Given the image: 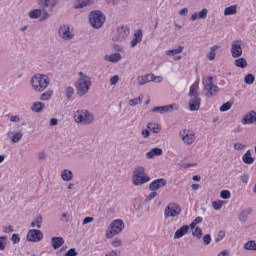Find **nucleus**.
<instances>
[{
	"label": "nucleus",
	"instance_id": "nucleus-1",
	"mask_svg": "<svg viewBox=\"0 0 256 256\" xmlns=\"http://www.w3.org/2000/svg\"><path fill=\"white\" fill-rule=\"evenodd\" d=\"M30 83L36 93H43L51 85V79L46 74L38 73L32 76Z\"/></svg>",
	"mask_w": 256,
	"mask_h": 256
},
{
	"label": "nucleus",
	"instance_id": "nucleus-2",
	"mask_svg": "<svg viewBox=\"0 0 256 256\" xmlns=\"http://www.w3.org/2000/svg\"><path fill=\"white\" fill-rule=\"evenodd\" d=\"M79 79L75 83L76 93L79 97H85L91 89V77L83 72H79Z\"/></svg>",
	"mask_w": 256,
	"mask_h": 256
},
{
	"label": "nucleus",
	"instance_id": "nucleus-3",
	"mask_svg": "<svg viewBox=\"0 0 256 256\" xmlns=\"http://www.w3.org/2000/svg\"><path fill=\"white\" fill-rule=\"evenodd\" d=\"M149 181H151V177L145 173V167L138 166L134 169L132 174V183L135 187L145 185V183H149Z\"/></svg>",
	"mask_w": 256,
	"mask_h": 256
},
{
	"label": "nucleus",
	"instance_id": "nucleus-4",
	"mask_svg": "<svg viewBox=\"0 0 256 256\" xmlns=\"http://www.w3.org/2000/svg\"><path fill=\"white\" fill-rule=\"evenodd\" d=\"M106 17L100 10H94L89 14V23L93 29H101L105 25Z\"/></svg>",
	"mask_w": 256,
	"mask_h": 256
},
{
	"label": "nucleus",
	"instance_id": "nucleus-5",
	"mask_svg": "<svg viewBox=\"0 0 256 256\" xmlns=\"http://www.w3.org/2000/svg\"><path fill=\"white\" fill-rule=\"evenodd\" d=\"M74 121L76 123H82V125H91L94 121V117L88 110L80 109L74 113Z\"/></svg>",
	"mask_w": 256,
	"mask_h": 256
},
{
	"label": "nucleus",
	"instance_id": "nucleus-6",
	"mask_svg": "<svg viewBox=\"0 0 256 256\" xmlns=\"http://www.w3.org/2000/svg\"><path fill=\"white\" fill-rule=\"evenodd\" d=\"M203 93L206 97H215L219 93V87L213 84V76H208L203 79Z\"/></svg>",
	"mask_w": 256,
	"mask_h": 256
},
{
	"label": "nucleus",
	"instance_id": "nucleus-7",
	"mask_svg": "<svg viewBox=\"0 0 256 256\" xmlns=\"http://www.w3.org/2000/svg\"><path fill=\"white\" fill-rule=\"evenodd\" d=\"M123 229H125V223H123V220H114L106 231V239H111L112 237H115V235H119Z\"/></svg>",
	"mask_w": 256,
	"mask_h": 256
},
{
	"label": "nucleus",
	"instance_id": "nucleus-8",
	"mask_svg": "<svg viewBox=\"0 0 256 256\" xmlns=\"http://www.w3.org/2000/svg\"><path fill=\"white\" fill-rule=\"evenodd\" d=\"M131 33L129 26H120L116 32L112 35V41L114 43H123L129 37Z\"/></svg>",
	"mask_w": 256,
	"mask_h": 256
},
{
	"label": "nucleus",
	"instance_id": "nucleus-9",
	"mask_svg": "<svg viewBox=\"0 0 256 256\" xmlns=\"http://www.w3.org/2000/svg\"><path fill=\"white\" fill-rule=\"evenodd\" d=\"M181 215V206L175 202L169 203L164 209V217L169 219V217H179Z\"/></svg>",
	"mask_w": 256,
	"mask_h": 256
},
{
	"label": "nucleus",
	"instance_id": "nucleus-10",
	"mask_svg": "<svg viewBox=\"0 0 256 256\" xmlns=\"http://www.w3.org/2000/svg\"><path fill=\"white\" fill-rule=\"evenodd\" d=\"M58 35L63 41H71L75 37V33L71 30V27L67 24H63L58 29Z\"/></svg>",
	"mask_w": 256,
	"mask_h": 256
},
{
	"label": "nucleus",
	"instance_id": "nucleus-11",
	"mask_svg": "<svg viewBox=\"0 0 256 256\" xmlns=\"http://www.w3.org/2000/svg\"><path fill=\"white\" fill-rule=\"evenodd\" d=\"M26 239L30 243H39V241H43V232L37 229L29 230Z\"/></svg>",
	"mask_w": 256,
	"mask_h": 256
},
{
	"label": "nucleus",
	"instance_id": "nucleus-12",
	"mask_svg": "<svg viewBox=\"0 0 256 256\" xmlns=\"http://www.w3.org/2000/svg\"><path fill=\"white\" fill-rule=\"evenodd\" d=\"M153 113H159L165 115V113H171V111H179L177 104H169L166 106H156L152 109Z\"/></svg>",
	"mask_w": 256,
	"mask_h": 256
},
{
	"label": "nucleus",
	"instance_id": "nucleus-13",
	"mask_svg": "<svg viewBox=\"0 0 256 256\" xmlns=\"http://www.w3.org/2000/svg\"><path fill=\"white\" fill-rule=\"evenodd\" d=\"M180 137L186 145H193L195 142V133L190 130H182L180 131Z\"/></svg>",
	"mask_w": 256,
	"mask_h": 256
},
{
	"label": "nucleus",
	"instance_id": "nucleus-14",
	"mask_svg": "<svg viewBox=\"0 0 256 256\" xmlns=\"http://www.w3.org/2000/svg\"><path fill=\"white\" fill-rule=\"evenodd\" d=\"M231 54L234 59H239V57L243 55V48L241 47V41L232 42Z\"/></svg>",
	"mask_w": 256,
	"mask_h": 256
},
{
	"label": "nucleus",
	"instance_id": "nucleus-15",
	"mask_svg": "<svg viewBox=\"0 0 256 256\" xmlns=\"http://www.w3.org/2000/svg\"><path fill=\"white\" fill-rule=\"evenodd\" d=\"M167 185V180L165 178H159L152 181L149 185L150 191H159V189H163Z\"/></svg>",
	"mask_w": 256,
	"mask_h": 256
},
{
	"label": "nucleus",
	"instance_id": "nucleus-16",
	"mask_svg": "<svg viewBox=\"0 0 256 256\" xmlns=\"http://www.w3.org/2000/svg\"><path fill=\"white\" fill-rule=\"evenodd\" d=\"M242 125H253L256 123V112L255 110L245 114L241 120Z\"/></svg>",
	"mask_w": 256,
	"mask_h": 256
},
{
	"label": "nucleus",
	"instance_id": "nucleus-17",
	"mask_svg": "<svg viewBox=\"0 0 256 256\" xmlns=\"http://www.w3.org/2000/svg\"><path fill=\"white\" fill-rule=\"evenodd\" d=\"M38 5L40 7H44L46 9H50V11H53L57 5H59V0H37Z\"/></svg>",
	"mask_w": 256,
	"mask_h": 256
},
{
	"label": "nucleus",
	"instance_id": "nucleus-18",
	"mask_svg": "<svg viewBox=\"0 0 256 256\" xmlns=\"http://www.w3.org/2000/svg\"><path fill=\"white\" fill-rule=\"evenodd\" d=\"M151 81H155V74H146L143 76L137 77V85H145L147 83H151Z\"/></svg>",
	"mask_w": 256,
	"mask_h": 256
},
{
	"label": "nucleus",
	"instance_id": "nucleus-19",
	"mask_svg": "<svg viewBox=\"0 0 256 256\" xmlns=\"http://www.w3.org/2000/svg\"><path fill=\"white\" fill-rule=\"evenodd\" d=\"M201 109V98L192 97L189 100V110L190 111H199Z\"/></svg>",
	"mask_w": 256,
	"mask_h": 256
},
{
	"label": "nucleus",
	"instance_id": "nucleus-20",
	"mask_svg": "<svg viewBox=\"0 0 256 256\" xmlns=\"http://www.w3.org/2000/svg\"><path fill=\"white\" fill-rule=\"evenodd\" d=\"M90 5H93V0H76L74 2L73 8L85 9V7H90Z\"/></svg>",
	"mask_w": 256,
	"mask_h": 256
},
{
	"label": "nucleus",
	"instance_id": "nucleus-21",
	"mask_svg": "<svg viewBox=\"0 0 256 256\" xmlns=\"http://www.w3.org/2000/svg\"><path fill=\"white\" fill-rule=\"evenodd\" d=\"M141 41H143V31L137 30L134 33V36L130 42V45H131V47H137V44L141 43Z\"/></svg>",
	"mask_w": 256,
	"mask_h": 256
},
{
	"label": "nucleus",
	"instance_id": "nucleus-22",
	"mask_svg": "<svg viewBox=\"0 0 256 256\" xmlns=\"http://www.w3.org/2000/svg\"><path fill=\"white\" fill-rule=\"evenodd\" d=\"M251 213H253V209L251 208L244 209L238 215L239 221H241V223H247V219H249V216Z\"/></svg>",
	"mask_w": 256,
	"mask_h": 256
},
{
	"label": "nucleus",
	"instance_id": "nucleus-23",
	"mask_svg": "<svg viewBox=\"0 0 256 256\" xmlns=\"http://www.w3.org/2000/svg\"><path fill=\"white\" fill-rule=\"evenodd\" d=\"M105 61H108L109 63H119L121 61L122 56L119 52L113 53L111 55H106L104 57Z\"/></svg>",
	"mask_w": 256,
	"mask_h": 256
},
{
	"label": "nucleus",
	"instance_id": "nucleus-24",
	"mask_svg": "<svg viewBox=\"0 0 256 256\" xmlns=\"http://www.w3.org/2000/svg\"><path fill=\"white\" fill-rule=\"evenodd\" d=\"M187 233H189V225H184L175 232L174 239H181V237H184Z\"/></svg>",
	"mask_w": 256,
	"mask_h": 256
},
{
	"label": "nucleus",
	"instance_id": "nucleus-25",
	"mask_svg": "<svg viewBox=\"0 0 256 256\" xmlns=\"http://www.w3.org/2000/svg\"><path fill=\"white\" fill-rule=\"evenodd\" d=\"M160 155H163V150L156 147L146 153V158L153 159V157H160Z\"/></svg>",
	"mask_w": 256,
	"mask_h": 256
},
{
	"label": "nucleus",
	"instance_id": "nucleus-26",
	"mask_svg": "<svg viewBox=\"0 0 256 256\" xmlns=\"http://www.w3.org/2000/svg\"><path fill=\"white\" fill-rule=\"evenodd\" d=\"M242 161L246 165H253V163H255V158L251 156V150L246 151V153L242 156Z\"/></svg>",
	"mask_w": 256,
	"mask_h": 256
},
{
	"label": "nucleus",
	"instance_id": "nucleus-27",
	"mask_svg": "<svg viewBox=\"0 0 256 256\" xmlns=\"http://www.w3.org/2000/svg\"><path fill=\"white\" fill-rule=\"evenodd\" d=\"M51 243L53 249H59V247H61L63 243H65V240L63 239V237H52Z\"/></svg>",
	"mask_w": 256,
	"mask_h": 256
},
{
	"label": "nucleus",
	"instance_id": "nucleus-28",
	"mask_svg": "<svg viewBox=\"0 0 256 256\" xmlns=\"http://www.w3.org/2000/svg\"><path fill=\"white\" fill-rule=\"evenodd\" d=\"M61 179L62 181H71L73 179V171L69 170V169H64L61 172Z\"/></svg>",
	"mask_w": 256,
	"mask_h": 256
},
{
	"label": "nucleus",
	"instance_id": "nucleus-29",
	"mask_svg": "<svg viewBox=\"0 0 256 256\" xmlns=\"http://www.w3.org/2000/svg\"><path fill=\"white\" fill-rule=\"evenodd\" d=\"M190 96V99H193V97H199V84L194 83L190 86V91L188 93Z\"/></svg>",
	"mask_w": 256,
	"mask_h": 256
},
{
	"label": "nucleus",
	"instance_id": "nucleus-30",
	"mask_svg": "<svg viewBox=\"0 0 256 256\" xmlns=\"http://www.w3.org/2000/svg\"><path fill=\"white\" fill-rule=\"evenodd\" d=\"M43 225V216L41 214L36 215L34 221L31 222V227H37V229H41Z\"/></svg>",
	"mask_w": 256,
	"mask_h": 256
},
{
	"label": "nucleus",
	"instance_id": "nucleus-31",
	"mask_svg": "<svg viewBox=\"0 0 256 256\" xmlns=\"http://www.w3.org/2000/svg\"><path fill=\"white\" fill-rule=\"evenodd\" d=\"M184 49H185L184 46H178L175 49L167 50L166 55H168V57H175V55H179V53H183Z\"/></svg>",
	"mask_w": 256,
	"mask_h": 256
},
{
	"label": "nucleus",
	"instance_id": "nucleus-32",
	"mask_svg": "<svg viewBox=\"0 0 256 256\" xmlns=\"http://www.w3.org/2000/svg\"><path fill=\"white\" fill-rule=\"evenodd\" d=\"M43 109H45V104H43V102H35L31 107L33 113H41Z\"/></svg>",
	"mask_w": 256,
	"mask_h": 256
},
{
	"label": "nucleus",
	"instance_id": "nucleus-33",
	"mask_svg": "<svg viewBox=\"0 0 256 256\" xmlns=\"http://www.w3.org/2000/svg\"><path fill=\"white\" fill-rule=\"evenodd\" d=\"M21 139H23V131H18L15 132L11 137H10V141L12 143H19V141H21Z\"/></svg>",
	"mask_w": 256,
	"mask_h": 256
},
{
	"label": "nucleus",
	"instance_id": "nucleus-34",
	"mask_svg": "<svg viewBox=\"0 0 256 256\" xmlns=\"http://www.w3.org/2000/svg\"><path fill=\"white\" fill-rule=\"evenodd\" d=\"M224 15L225 16L237 15V5L226 7L224 10Z\"/></svg>",
	"mask_w": 256,
	"mask_h": 256
},
{
	"label": "nucleus",
	"instance_id": "nucleus-35",
	"mask_svg": "<svg viewBox=\"0 0 256 256\" xmlns=\"http://www.w3.org/2000/svg\"><path fill=\"white\" fill-rule=\"evenodd\" d=\"M219 49V46L214 45L210 48V52L207 54V59L209 61H214L215 57H217V54L215 53V51Z\"/></svg>",
	"mask_w": 256,
	"mask_h": 256
},
{
	"label": "nucleus",
	"instance_id": "nucleus-36",
	"mask_svg": "<svg viewBox=\"0 0 256 256\" xmlns=\"http://www.w3.org/2000/svg\"><path fill=\"white\" fill-rule=\"evenodd\" d=\"M41 14H42L41 9H34V10H31V11L28 13V17H29L30 19H39V17H41Z\"/></svg>",
	"mask_w": 256,
	"mask_h": 256
},
{
	"label": "nucleus",
	"instance_id": "nucleus-37",
	"mask_svg": "<svg viewBox=\"0 0 256 256\" xmlns=\"http://www.w3.org/2000/svg\"><path fill=\"white\" fill-rule=\"evenodd\" d=\"M234 65L240 69H245V67H247V60H245V58H238L235 60Z\"/></svg>",
	"mask_w": 256,
	"mask_h": 256
},
{
	"label": "nucleus",
	"instance_id": "nucleus-38",
	"mask_svg": "<svg viewBox=\"0 0 256 256\" xmlns=\"http://www.w3.org/2000/svg\"><path fill=\"white\" fill-rule=\"evenodd\" d=\"M244 249L246 251H256V243L255 240H250L244 244Z\"/></svg>",
	"mask_w": 256,
	"mask_h": 256
},
{
	"label": "nucleus",
	"instance_id": "nucleus-39",
	"mask_svg": "<svg viewBox=\"0 0 256 256\" xmlns=\"http://www.w3.org/2000/svg\"><path fill=\"white\" fill-rule=\"evenodd\" d=\"M53 97V90H47L41 94L40 99L41 101H49Z\"/></svg>",
	"mask_w": 256,
	"mask_h": 256
},
{
	"label": "nucleus",
	"instance_id": "nucleus-40",
	"mask_svg": "<svg viewBox=\"0 0 256 256\" xmlns=\"http://www.w3.org/2000/svg\"><path fill=\"white\" fill-rule=\"evenodd\" d=\"M147 129H149L150 131H153V133H159V131H161V127L159 126V124H153V123H148Z\"/></svg>",
	"mask_w": 256,
	"mask_h": 256
},
{
	"label": "nucleus",
	"instance_id": "nucleus-41",
	"mask_svg": "<svg viewBox=\"0 0 256 256\" xmlns=\"http://www.w3.org/2000/svg\"><path fill=\"white\" fill-rule=\"evenodd\" d=\"M244 82L246 85H253V83H255V76L253 74H247L244 77Z\"/></svg>",
	"mask_w": 256,
	"mask_h": 256
},
{
	"label": "nucleus",
	"instance_id": "nucleus-42",
	"mask_svg": "<svg viewBox=\"0 0 256 256\" xmlns=\"http://www.w3.org/2000/svg\"><path fill=\"white\" fill-rule=\"evenodd\" d=\"M141 103H143V98H141V97H137V98L131 99L128 102L130 107H135V105H141Z\"/></svg>",
	"mask_w": 256,
	"mask_h": 256
},
{
	"label": "nucleus",
	"instance_id": "nucleus-43",
	"mask_svg": "<svg viewBox=\"0 0 256 256\" xmlns=\"http://www.w3.org/2000/svg\"><path fill=\"white\" fill-rule=\"evenodd\" d=\"M223 205H225V202L223 200H218V201L212 202V207H213V209H215V211H219V209H221V207H223Z\"/></svg>",
	"mask_w": 256,
	"mask_h": 256
},
{
	"label": "nucleus",
	"instance_id": "nucleus-44",
	"mask_svg": "<svg viewBox=\"0 0 256 256\" xmlns=\"http://www.w3.org/2000/svg\"><path fill=\"white\" fill-rule=\"evenodd\" d=\"M65 95H66L67 99H71V97H73V95H75V89L71 86L66 87Z\"/></svg>",
	"mask_w": 256,
	"mask_h": 256
},
{
	"label": "nucleus",
	"instance_id": "nucleus-45",
	"mask_svg": "<svg viewBox=\"0 0 256 256\" xmlns=\"http://www.w3.org/2000/svg\"><path fill=\"white\" fill-rule=\"evenodd\" d=\"M231 107H233V103L231 102H226L224 103L221 107H220V111L222 113H225V111H229V109H231Z\"/></svg>",
	"mask_w": 256,
	"mask_h": 256
},
{
	"label": "nucleus",
	"instance_id": "nucleus-46",
	"mask_svg": "<svg viewBox=\"0 0 256 256\" xmlns=\"http://www.w3.org/2000/svg\"><path fill=\"white\" fill-rule=\"evenodd\" d=\"M221 199H230L231 198V192L229 190H222L220 192Z\"/></svg>",
	"mask_w": 256,
	"mask_h": 256
},
{
	"label": "nucleus",
	"instance_id": "nucleus-47",
	"mask_svg": "<svg viewBox=\"0 0 256 256\" xmlns=\"http://www.w3.org/2000/svg\"><path fill=\"white\" fill-rule=\"evenodd\" d=\"M207 13H209V10H207V8L202 9V10L198 13V18H199V19H207Z\"/></svg>",
	"mask_w": 256,
	"mask_h": 256
},
{
	"label": "nucleus",
	"instance_id": "nucleus-48",
	"mask_svg": "<svg viewBox=\"0 0 256 256\" xmlns=\"http://www.w3.org/2000/svg\"><path fill=\"white\" fill-rule=\"evenodd\" d=\"M192 235H194V237H197V239H201V237L203 236V230H201V228L199 227H196Z\"/></svg>",
	"mask_w": 256,
	"mask_h": 256
},
{
	"label": "nucleus",
	"instance_id": "nucleus-49",
	"mask_svg": "<svg viewBox=\"0 0 256 256\" xmlns=\"http://www.w3.org/2000/svg\"><path fill=\"white\" fill-rule=\"evenodd\" d=\"M225 237V231L221 230L218 232L217 237L215 238V243H219V241H223Z\"/></svg>",
	"mask_w": 256,
	"mask_h": 256
},
{
	"label": "nucleus",
	"instance_id": "nucleus-50",
	"mask_svg": "<svg viewBox=\"0 0 256 256\" xmlns=\"http://www.w3.org/2000/svg\"><path fill=\"white\" fill-rule=\"evenodd\" d=\"M11 241L13 242L14 245H17V243L21 242V237L19 236V234H13Z\"/></svg>",
	"mask_w": 256,
	"mask_h": 256
},
{
	"label": "nucleus",
	"instance_id": "nucleus-51",
	"mask_svg": "<svg viewBox=\"0 0 256 256\" xmlns=\"http://www.w3.org/2000/svg\"><path fill=\"white\" fill-rule=\"evenodd\" d=\"M6 239L7 238L5 236L0 237V251L5 250V247L7 246V244L5 243Z\"/></svg>",
	"mask_w": 256,
	"mask_h": 256
},
{
	"label": "nucleus",
	"instance_id": "nucleus-52",
	"mask_svg": "<svg viewBox=\"0 0 256 256\" xmlns=\"http://www.w3.org/2000/svg\"><path fill=\"white\" fill-rule=\"evenodd\" d=\"M49 19V12L47 10H43L40 16V21H47Z\"/></svg>",
	"mask_w": 256,
	"mask_h": 256
},
{
	"label": "nucleus",
	"instance_id": "nucleus-53",
	"mask_svg": "<svg viewBox=\"0 0 256 256\" xmlns=\"http://www.w3.org/2000/svg\"><path fill=\"white\" fill-rule=\"evenodd\" d=\"M64 256H77V250H75V248H70Z\"/></svg>",
	"mask_w": 256,
	"mask_h": 256
},
{
	"label": "nucleus",
	"instance_id": "nucleus-54",
	"mask_svg": "<svg viewBox=\"0 0 256 256\" xmlns=\"http://www.w3.org/2000/svg\"><path fill=\"white\" fill-rule=\"evenodd\" d=\"M119 83V75H114L110 78V85H116Z\"/></svg>",
	"mask_w": 256,
	"mask_h": 256
},
{
	"label": "nucleus",
	"instance_id": "nucleus-55",
	"mask_svg": "<svg viewBox=\"0 0 256 256\" xmlns=\"http://www.w3.org/2000/svg\"><path fill=\"white\" fill-rule=\"evenodd\" d=\"M105 256H121V251L111 250L110 252L106 253Z\"/></svg>",
	"mask_w": 256,
	"mask_h": 256
},
{
	"label": "nucleus",
	"instance_id": "nucleus-56",
	"mask_svg": "<svg viewBox=\"0 0 256 256\" xmlns=\"http://www.w3.org/2000/svg\"><path fill=\"white\" fill-rule=\"evenodd\" d=\"M203 242L206 245H211V235H209V234L204 235Z\"/></svg>",
	"mask_w": 256,
	"mask_h": 256
},
{
	"label": "nucleus",
	"instance_id": "nucleus-57",
	"mask_svg": "<svg viewBox=\"0 0 256 256\" xmlns=\"http://www.w3.org/2000/svg\"><path fill=\"white\" fill-rule=\"evenodd\" d=\"M155 197H157V192L153 191L146 197V201H153Z\"/></svg>",
	"mask_w": 256,
	"mask_h": 256
},
{
	"label": "nucleus",
	"instance_id": "nucleus-58",
	"mask_svg": "<svg viewBox=\"0 0 256 256\" xmlns=\"http://www.w3.org/2000/svg\"><path fill=\"white\" fill-rule=\"evenodd\" d=\"M234 149L236 150V151H241V150H243V149H245V145H243V144H241V143H235L234 144Z\"/></svg>",
	"mask_w": 256,
	"mask_h": 256
},
{
	"label": "nucleus",
	"instance_id": "nucleus-59",
	"mask_svg": "<svg viewBox=\"0 0 256 256\" xmlns=\"http://www.w3.org/2000/svg\"><path fill=\"white\" fill-rule=\"evenodd\" d=\"M241 181L242 183H244L245 185H247V183H249V174H243L241 176Z\"/></svg>",
	"mask_w": 256,
	"mask_h": 256
},
{
	"label": "nucleus",
	"instance_id": "nucleus-60",
	"mask_svg": "<svg viewBox=\"0 0 256 256\" xmlns=\"http://www.w3.org/2000/svg\"><path fill=\"white\" fill-rule=\"evenodd\" d=\"M112 48L114 49V51H118L119 53H121V51H123V46L119 45V44H113Z\"/></svg>",
	"mask_w": 256,
	"mask_h": 256
},
{
	"label": "nucleus",
	"instance_id": "nucleus-61",
	"mask_svg": "<svg viewBox=\"0 0 256 256\" xmlns=\"http://www.w3.org/2000/svg\"><path fill=\"white\" fill-rule=\"evenodd\" d=\"M121 245H122L121 239H115L112 241L113 247H121Z\"/></svg>",
	"mask_w": 256,
	"mask_h": 256
},
{
	"label": "nucleus",
	"instance_id": "nucleus-62",
	"mask_svg": "<svg viewBox=\"0 0 256 256\" xmlns=\"http://www.w3.org/2000/svg\"><path fill=\"white\" fill-rule=\"evenodd\" d=\"M88 223H93V217H85L82 225H88Z\"/></svg>",
	"mask_w": 256,
	"mask_h": 256
},
{
	"label": "nucleus",
	"instance_id": "nucleus-63",
	"mask_svg": "<svg viewBox=\"0 0 256 256\" xmlns=\"http://www.w3.org/2000/svg\"><path fill=\"white\" fill-rule=\"evenodd\" d=\"M3 231L5 233H13V227L12 226H4Z\"/></svg>",
	"mask_w": 256,
	"mask_h": 256
},
{
	"label": "nucleus",
	"instance_id": "nucleus-64",
	"mask_svg": "<svg viewBox=\"0 0 256 256\" xmlns=\"http://www.w3.org/2000/svg\"><path fill=\"white\" fill-rule=\"evenodd\" d=\"M142 135H143L144 139H147V137H149L151 135V132H149V130H147V129H143Z\"/></svg>",
	"mask_w": 256,
	"mask_h": 256
}]
</instances>
